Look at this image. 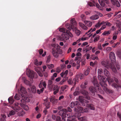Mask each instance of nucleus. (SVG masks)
Here are the masks:
<instances>
[{
	"label": "nucleus",
	"instance_id": "nucleus-1",
	"mask_svg": "<svg viewBox=\"0 0 121 121\" xmlns=\"http://www.w3.org/2000/svg\"><path fill=\"white\" fill-rule=\"evenodd\" d=\"M103 73L102 69H98V78L99 80V83L102 87L104 91L107 93H112L113 91L110 89H108L107 87V84L106 83V79L104 77L101 76L100 75Z\"/></svg>",
	"mask_w": 121,
	"mask_h": 121
},
{
	"label": "nucleus",
	"instance_id": "nucleus-2",
	"mask_svg": "<svg viewBox=\"0 0 121 121\" xmlns=\"http://www.w3.org/2000/svg\"><path fill=\"white\" fill-rule=\"evenodd\" d=\"M59 30L65 34L63 33L61 36H59L57 37V38L59 40L65 42L66 41L65 40H67L69 39V36L71 37H73V35L70 32L65 28H60L59 29Z\"/></svg>",
	"mask_w": 121,
	"mask_h": 121
},
{
	"label": "nucleus",
	"instance_id": "nucleus-3",
	"mask_svg": "<svg viewBox=\"0 0 121 121\" xmlns=\"http://www.w3.org/2000/svg\"><path fill=\"white\" fill-rule=\"evenodd\" d=\"M70 106L71 108L74 107V110L75 112L80 113L82 112L83 108L81 107V106L79 102L76 101L72 102L70 103Z\"/></svg>",
	"mask_w": 121,
	"mask_h": 121
},
{
	"label": "nucleus",
	"instance_id": "nucleus-4",
	"mask_svg": "<svg viewBox=\"0 0 121 121\" xmlns=\"http://www.w3.org/2000/svg\"><path fill=\"white\" fill-rule=\"evenodd\" d=\"M77 23L75 21V19L72 18L71 20V24L68 23L66 24V27L69 30H71V29L73 30L74 28V26L77 25Z\"/></svg>",
	"mask_w": 121,
	"mask_h": 121
},
{
	"label": "nucleus",
	"instance_id": "nucleus-5",
	"mask_svg": "<svg viewBox=\"0 0 121 121\" xmlns=\"http://www.w3.org/2000/svg\"><path fill=\"white\" fill-rule=\"evenodd\" d=\"M21 98L22 99L20 100L21 102L20 103V106L25 110H28L29 109L28 107V106L25 104V103L27 101L26 100L28 99V98L23 96Z\"/></svg>",
	"mask_w": 121,
	"mask_h": 121
},
{
	"label": "nucleus",
	"instance_id": "nucleus-6",
	"mask_svg": "<svg viewBox=\"0 0 121 121\" xmlns=\"http://www.w3.org/2000/svg\"><path fill=\"white\" fill-rule=\"evenodd\" d=\"M109 57L111 60L112 63H115L116 61V57L114 53L113 52H111L109 54Z\"/></svg>",
	"mask_w": 121,
	"mask_h": 121
},
{
	"label": "nucleus",
	"instance_id": "nucleus-7",
	"mask_svg": "<svg viewBox=\"0 0 121 121\" xmlns=\"http://www.w3.org/2000/svg\"><path fill=\"white\" fill-rule=\"evenodd\" d=\"M19 104L18 103H16L13 105L12 106L11 108L15 111L18 112L20 109V107L18 106Z\"/></svg>",
	"mask_w": 121,
	"mask_h": 121
},
{
	"label": "nucleus",
	"instance_id": "nucleus-8",
	"mask_svg": "<svg viewBox=\"0 0 121 121\" xmlns=\"http://www.w3.org/2000/svg\"><path fill=\"white\" fill-rule=\"evenodd\" d=\"M79 100L81 104H82V105L84 106H85V104L84 103H89V101L88 100L84 99L81 96L79 97Z\"/></svg>",
	"mask_w": 121,
	"mask_h": 121
},
{
	"label": "nucleus",
	"instance_id": "nucleus-9",
	"mask_svg": "<svg viewBox=\"0 0 121 121\" xmlns=\"http://www.w3.org/2000/svg\"><path fill=\"white\" fill-rule=\"evenodd\" d=\"M81 93L84 96V97L86 99L89 100L90 99V97L88 95V93L87 91L85 90H82L81 91Z\"/></svg>",
	"mask_w": 121,
	"mask_h": 121
},
{
	"label": "nucleus",
	"instance_id": "nucleus-10",
	"mask_svg": "<svg viewBox=\"0 0 121 121\" xmlns=\"http://www.w3.org/2000/svg\"><path fill=\"white\" fill-rule=\"evenodd\" d=\"M89 90L91 95L94 96L95 95V92L96 91V89L93 86H91L89 88Z\"/></svg>",
	"mask_w": 121,
	"mask_h": 121
},
{
	"label": "nucleus",
	"instance_id": "nucleus-11",
	"mask_svg": "<svg viewBox=\"0 0 121 121\" xmlns=\"http://www.w3.org/2000/svg\"><path fill=\"white\" fill-rule=\"evenodd\" d=\"M59 114L60 116H61L62 117L65 118V117H67V115L69 114H67V116H66V113L63 111V109H62V110H60L59 112ZM70 116H71L70 114H69Z\"/></svg>",
	"mask_w": 121,
	"mask_h": 121
},
{
	"label": "nucleus",
	"instance_id": "nucleus-12",
	"mask_svg": "<svg viewBox=\"0 0 121 121\" xmlns=\"http://www.w3.org/2000/svg\"><path fill=\"white\" fill-rule=\"evenodd\" d=\"M100 5L102 7H104L105 5V3L108 4L109 2L108 0H98Z\"/></svg>",
	"mask_w": 121,
	"mask_h": 121
},
{
	"label": "nucleus",
	"instance_id": "nucleus-13",
	"mask_svg": "<svg viewBox=\"0 0 121 121\" xmlns=\"http://www.w3.org/2000/svg\"><path fill=\"white\" fill-rule=\"evenodd\" d=\"M75 79H69L67 80V82L68 84L70 85H73L74 86H75L76 83L75 82Z\"/></svg>",
	"mask_w": 121,
	"mask_h": 121
},
{
	"label": "nucleus",
	"instance_id": "nucleus-14",
	"mask_svg": "<svg viewBox=\"0 0 121 121\" xmlns=\"http://www.w3.org/2000/svg\"><path fill=\"white\" fill-rule=\"evenodd\" d=\"M111 0L113 5H116L118 7H120L121 5L117 0Z\"/></svg>",
	"mask_w": 121,
	"mask_h": 121
},
{
	"label": "nucleus",
	"instance_id": "nucleus-15",
	"mask_svg": "<svg viewBox=\"0 0 121 121\" xmlns=\"http://www.w3.org/2000/svg\"><path fill=\"white\" fill-rule=\"evenodd\" d=\"M67 118L70 119H67V121H76L75 119V117L73 115L70 116L69 114L67 115Z\"/></svg>",
	"mask_w": 121,
	"mask_h": 121
},
{
	"label": "nucleus",
	"instance_id": "nucleus-16",
	"mask_svg": "<svg viewBox=\"0 0 121 121\" xmlns=\"http://www.w3.org/2000/svg\"><path fill=\"white\" fill-rule=\"evenodd\" d=\"M26 74L28 77L32 79L34 77V72L31 71L29 70L28 72H27Z\"/></svg>",
	"mask_w": 121,
	"mask_h": 121
},
{
	"label": "nucleus",
	"instance_id": "nucleus-17",
	"mask_svg": "<svg viewBox=\"0 0 121 121\" xmlns=\"http://www.w3.org/2000/svg\"><path fill=\"white\" fill-rule=\"evenodd\" d=\"M93 83L94 86L95 87V88H96V87H98L99 85L98 82L96 78L94 77L92 81Z\"/></svg>",
	"mask_w": 121,
	"mask_h": 121
},
{
	"label": "nucleus",
	"instance_id": "nucleus-18",
	"mask_svg": "<svg viewBox=\"0 0 121 121\" xmlns=\"http://www.w3.org/2000/svg\"><path fill=\"white\" fill-rule=\"evenodd\" d=\"M52 50V53L53 56L55 58H57L59 54L56 51L55 49L54 48H53Z\"/></svg>",
	"mask_w": 121,
	"mask_h": 121
},
{
	"label": "nucleus",
	"instance_id": "nucleus-19",
	"mask_svg": "<svg viewBox=\"0 0 121 121\" xmlns=\"http://www.w3.org/2000/svg\"><path fill=\"white\" fill-rule=\"evenodd\" d=\"M20 91L22 93V94H21L22 97L23 96L25 97H26L23 94H25L26 93V91L25 90V89L23 87H22L20 89Z\"/></svg>",
	"mask_w": 121,
	"mask_h": 121
},
{
	"label": "nucleus",
	"instance_id": "nucleus-20",
	"mask_svg": "<svg viewBox=\"0 0 121 121\" xmlns=\"http://www.w3.org/2000/svg\"><path fill=\"white\" fill-rule=\"evenodd\" d=\"M104 24H105L104 21H103L101 22L100 21H99L95 25V27L97 28H98L100 27L102 25H103Z\"/></svg>",
	"mask_w": 121,
	"mask_h": 121
},
{
	"label": "nucleus",
	"instance_id": "nucleus-21",
	"mask_svg": "<svg viewBox=\"0 0 121 121\" xmlns=\"http://www.w3.org/2000/svg\"><path fill=\"white\" fill-rule=\"evenodd\" d=\"M114 63H111L110 64L109 67L112 69V70L114 72H116V69Z\"/></svg>",
	"mask_w": 121,
	"mask_h": 121
},
{
	"label": "nucleus",
	"instance_id": "nucleus-22",
	"mask_svg": "<svg viewBox=\"0 0 121 121\" xmlns=\"http://www.w3.org/2000/svg\"><path fill=\"white\" fill-rule=\"evenodd\" d=\"M52 81L51 80H49L48 81V86L49 88L50 89H52L53 87Z\"/></svg>",
	"mask_w": 121,
	"mask_h": 121
},
{
	"label": "nucleus",
	"instance_id": "nucleus-23",
	"mask_svg": "<svg viewBox=\"0 0 121 121\" xmlns=\"http://www.w3.org/2000/svg\"><path fill=\"white\" fill-rule=\"evenodd\" d=\"M79 25L83 29L86 30L87 29V27L84 24L81 22H79Z\"/></svg>",
	"mask_w": 121,
	"mask_h": 121
},
{
	"label": "nucleus",
	"instance_id": "nucleus-24",
	"mask_svg": "<svg viewBox=\"0 0 121 121\" xmlns=\"http://www.w3.org/2000/svg\"><path fill=\"white\" fill-rule=\"evenodd\" d=\"M84 22L85 24L88 27H91L92 25V22L87 21H84Z\"/></svg>",
	"mask_w": 121,
	"mask_h": 121
},
{
	"label": "nucleus",
	"instance_id": "nucleus-25",
	"mask_svg": "<svg viewBox=\"0 0 121 121\" xmlns=\"http://www.w3.org/2000/svg\"><path fill=\"white\" fill-rule=\"evenodd\" d=\"M99 18V16L97 14H95L93 15L90 17V19L93 20H96L98 19Z\"/></svg>",
	"mask_w": 121,
	"mask_h": 121
},
{
	"label": "nucleus",
	"instance_id": "nucleus-26",
	"mask_svg": "<svg viewBox=\"0 0 121 121\" xmlns=\"http://www.w3.org/2000/svg\"><path fill=\"white\" fill-rule=\"evenodd\" d=\"M104 74L107 77L110 76L109 72L106 69H104Z\"/></svg>",
	"mask_w": 121,
	"mask_h": 121
},
{
	"label": "nucleus",
	"instance_id": "nucleus-27",
	"mask_svg": "<svg viewBox=\"0 0 121 121\" xmlns=\"http://www.w3.org/2000/svg\"><path fill=\"white\" fill-rule=\"evenodd\" d=\"M31 88L33 93H35L36 92V88L35 86L33 85H32L31 86Z\"/></svg>",
	"mask_w": 121,
	"mask_h": 121
},
{
	"label": "nucleus",
	"instance_id": "nucleus-28",
	"mask_svg": "<svg viewBox=\"0 0 121 121\" xmlns=\"http://www.w3.org/2000/svg\"><path fill=\"white\" fill-rule=\"evenodd\" d=\"M73 30H75V33L78 36L81 33V31L77 29L75 26H74V28Z\"/></svg>",
	"mask_w": 121,
	"mask_h": 121
},
{
	"label": "nucleus",
	"instance_id": "nucleus-29",
	"mask_svg": "<svg viewBox=\"0 0 121 121\" xmlns=\"http://www.w3.org/2000/svg\"><path fill=\"white\" fill-rule=\"evenodd\" d=\"M42 81H41L39 85V86L40 88H41L40 90L41 92H43L44 89V87H43V85L42 84Z\"/></svg>",
	"mask_w": 121,
	"mask_h": 121
},
{
	"label": "nucleus",
	"instance_id": "nucleus-30",
	"mask_svg": "<svg viewBox=\"0 0 121 121\" xmlns=\"http://www.w3.org/2000/svg\"><path fill=\"white\" fill-rule=\"evenodd\" d=\"M86 106L91 109L93 110L95 109V108L94 107L93 105L92 104H86Z\"/></svg>",
	"mask_w": 121,
	"mask_h": 121
},
{
	"label": "nucleus",
	"instance_id": "nucleus-31",
	"mask_svg": "<svg viewBox=\"0 0 121 121\" xmlns=\"http://www.w3.org/2000/svg\"><path fill=\"white\" fill-rule=\"evenodd\" d=\"M112 87L116 88L117 89H118L119 87H121V86L119 84H117L115 83H113L112 84Z\"/></svg>",
	"mask_w": 121,
	"mask_h": 121
},
{
	"label": "nucleus",
	"instance_id": "nucleus-32",
	"mask_svg": "<svg viewBox=\"0 0 121 121\" xmlns=\"http://www.w3.org/2000/svg\"><path fill=\"white\" fill-rule=\"evenodd\" d=\"M72 111L71 109L69 107H68L67 109L66 108L63 109V111L65 112L66 113L68 112H71Z\"/></svg>",
	"mask_w": 121,
	"mask_h": 121
},
{
	"label": "nucleus",
	"instance_id": "nucleus-33",
	"mask_svg": "<svg viewBox=\"0 0 121 121\" xmlns=\"http://www.w3.org/2000/svg\"><path fill=\"white\" fill-rule=\"evenodd\" d=\"M78 119L81 121H87V117H85L78 118Z\"/></svg>",
	"mask_w": 121,
	"mask_h": 121
},
{
	"label": "nucleus",
	"instance_id": "nucleus-34",
	"mask_svg": "<svg viewBox=\"0 0 121 121\" xmlns=\"http://www.w3.org/2000/svg\"><path fill=\"white\" fill-rule=\"evenodd\" d=\"M90 68L89 67H88L86 70L84 72V74L86 76L88 75L89 73L90 72Z\"/></svg>",
	"mask_w": 121,
	"mask_h": 121
},
{
	"label": "nucleus",
	"instance_id": "nucleus-35",
	"mask_svg": "<svg viewBox=\"0 0 121 121\" xmlns=\"http://www.w3.org/2000/svg\"><path fill=\"white\" fill-rule=\"evenodd\" d=\"M8 100L9 102L11 104L13 103L14 101V99L11 97H10L8 98Z\"/></svg>",
	"mask_w": 121,
	"mask_h": 121
},
{
	"label": "nucleus",
	"instance_id": "nucleus-36",
	"mask_svg": "<svg viewBox=\"0 0 121 121\" xmlns=\"http://www.w3.org/2000/svg\"><path fill=\"white\" fill-rule=\"evenodd\" d=\"M107 79L108 82L109 83L112 82L114 81L110 77V76L108 77H107Z\"/></svg>",
	"mask_w": 121,
	"mask_h": 121
},
{
	"label": "nucleus",
	"instance_id": "nucleus-37",
	"mask_svg": "<svg viewBox=\"0 0 121 121\" xmlns=\"http://www.w3.org/2000/svg\"><path fill=\"white\" fill-rule=\"evenodd\" d=\"M56 121H65V119L63 117H62V120H61V118L59 116L57 117L56 119Z\"/></svg>",
	"mask_w": 121,
	"mask_h": 121
},
{
	"label": "nucleus",
	"instance_id": "nucleus-38",
	"mask_svg": "<svg viewBox=\"0 0 121 121\" xmlns=\"http://www.w3.org/2000/svg\"><path fill=\"white\" fill-rule=\"evenodd\" d=\"M52 46L54 47L55 48H54L55 49V48H56V49L57 51H58L59 50H60V46L58 45H57L56 47V44H53L52 45Z\"/></svg>",
	"mask_w": 121,
	"mask_h": 121
},
{
	"label": "nucleus",
	"instance_id": "nucleus-39",
	"mask_svg": "<svg viewBox=\"0 0 121 121\" xmlns=\"http://www.w3.org/2000/svg\"><path fill=\"white\" fill-rule=\"evenodd\" d=\"M45 105L46 106V108L47 109L49 108L50 107V103L49 102L46 101L45 103Z\"/></svg>",
	"mask_w": 121,
	"mask_h": 121
},
{
	"label": "nucleus",
	"instance_id": "nucleus-40",
	"mask_svg": "<svg viewBox=\"0 0 121 121\" xmlns=\"http://www.w3.org/2000/svg\"><path fill=\"white\" fill-rule=\"evenodd\" d=\"M120 44V42H117L116 43H114L112 44V47L114 48H115L117 47Z\"/></svg>",
	"mask_w": 121,
	"mask_h": 121
},
{
	"label": "nucleus",
	"instance_id": "nucleus-41",
	"mask_svg": "<svg viewBox=\"0 0 121 121\" xmlns=\"http://www.w3.org/2000/svg\"><path fill=\"white\" fill-rule=\"evenodd\" d=\"M80 76L79 75H77L75 78H73V79H75V82L76 83V82H78V81L79 78L80 77Z\"/></svg>",
	"mask_w": 121,
	"mask_h": 121
},
{
	"label": "nucleus",
	"instance_id": "nucleus-42",
	"mask_svg": "<svg viewBox=\"0 0 121 121\" xmlns=\"http://www.w3.org/2000/svg\"><path fill=\"white\" fill-rule=\"evenodd\" d=\"M18 114L19 116H22L25 114V112L23 111H21L18 112Z\"/></svg>",
	"mask_w": 121,
	"mask_h": 121
},
{
	"label": "nucleus",
	"instance_id": "nucleus-43",
	"mask_svg": "<svg viewBox=\"0 0 121 121\" xmlns=\"http://www.w3.org/2000/svg\"><path fill=\"white\" fill-rule=\"evenodd\" d=\"M110 31L109 30L107 31H105L102 34V35H108L110 34Z\"/></svg>",
	"mask_w": 121,
	"mask_h": 121
},
{
	"label": "nucleus",
	"instance_id": "nucleus-44",
	"mask_svg": "<svg viewBox=\"0 0 121 121\" xmlns=\"http://www.w3.org/2000/svg\"><path fill=\"white\" fill-rule=\"evenodd\" d=\"M15 114V112L13 110H12L9 112V115H8V116L9 117V115H10V116H12L14 115Z\"/></svg>",
	"mask_w": 121,
	"mask_h": 121
},
{
	"label": "nucleus",
	"instance_id": "nucleus-45",
	"mask_svg": "<svg viewBox=\"0 0 121 121\" xmlns=\"http://www.w3.org/2000/svg\"><path fill=\"white\" fill-rule=\"evenodd\" d=\"M101 64L104 66L106 67V66L108 65H109V64H107L105 61H103L101 62Z\"/></svg>",
	"mask_w": 121,
	"mask_h": 121
},
{
	"label": "nucleus",
	"instance_id": "nucleus-46",
	"mask_svg": "<svg viewBox=\"0 0 121 121\" xmlns=\"http://www.w3.org/2000/svg\"><path fill=\"white\" fill-rule=\"evenodd\" d=\"M51 59L50 56L49 55L47 57V60L46 61V63H49Z\"/></svg>",
	"mask_w": 121,
	"mask_h": 121
},
{
	"label": "nucleus",
	"instance_id": "nucleus-47",
	"mask_svg": "<svg viewBox=\"0 0 121 121\" xmlns=\"http://www.w3.org/2000/svg\"><path fill=\"white\" fill-rule=\"evenodd\" d=\"M20 96H19L17 94H16V95L14 96L15 99H16L17 100H19L20 99Z\"/></svg>",
	"mask_w": 121,
	"mask_h": 121
},
{
	"label": "nucleus",
	"instance_id": "nucleus-48",
	"mask_svg": "<svg viewBox=\"0 0 121 121\" xmlns=\"http://www.w3.org/2000/svg\"><path fill=\"white\" fill-rule=\"evenodd\" d=\"M100 37V36H97L95 37L94 38V41L95 42L98 41Z\"/></svg>",
	"mask_w": 121,
	"mask_h": 121
},
{
	"label": "nucleus",
	"instance_id": "nucleus-49",
	"mask_svg": "<svg viewBox=\"0 0 121 121\" xmlns=\"http://www.w3.org/2000/svg\"><path fill=\"white\" fill-rule=\"evenodd\" d=\"M59 88L58 86H55L53 90L56 91L58 90L59 91Z\"/></svg>",
	"mask_w": 121,
	"mask_h": 121
},
{
	"label": "nucleus",
	"instance_id": "nucleus-50",
	"mask_svg": "<svg viewBox=\"0 0 121 121\" xmlns=\"http://www.w3.org/2000/svg\"><path fill=\"white\" fill-rule=\"evenodd\" d=\"M49 69L52 68L54 67V65L52 64H51L50 65H47Z\"/></svg>",
	"mask_w": 121,
	"mask_h": 121
},
{
	"label": "nucleus",
	"instance_id": "nucleus-51",
	"mask_svg": "<svg viewBox=\"0 0 121 121\" xmlns=\"http://www.w3.org/2000/svg\"><path fill=\"white\" fill-rule=\"evenodd\" d=\"M96 5L98 9L101 10H102V8L99 5V4L98 3L96 4Z\"/></svg>",
	"mask_w": 121,
	"mask_h": 121
},
{
	"label": "nucleus",
	"instance_id": "nucleus-52",
	"mask_svg": "<svg viewBox=\"0 0 121 121\" xmlns=\"http://www.w3.org/2000/svg\"><path fill=\"white\" fill-rule=\"evenodd\" d=\"M105 23L106 24V26H110L112 25V24L111 23L107 21L105 22Z\"/></svg>",
	"mask_w": 121,
	"mask_h": 121
},
{
	"label": "nucleus",
	"instance_id": "nucleus-53",
	"mask_svg": "<svg viewBox=\"0 0 121 121\" xmlns=\"http://www.w3.org/2000/svg\"><path fill=\"white\" fill-rule=\"evenodd\" d=\"M81 18L82 20L83 21L86 19V17L85 15L83 14H82L81 15Z\"/></svg>",
	"mask_w": 121,
	"mask_h": 121
},
{
	"label": "nucleus",
	"instance_id": "nucleus-54",
	"mask_svg": "<svg viewBox=\"0 0 121 121\" xmlns=\"http://www.w3.org/2000/svg\"><path fill=\"white\" fill-rule=\"evenodd\" d=\"M58 116H56L54 115H52V119L54 120H56Z\"/></svg>",
	"mask_w": 121,
	"mask_h": 121
},
{
	"label": "nucleus",
	"instance_id": "nucleus-55",
	"mask_svg": "<svg viewBox=\"0 0 121 121\" xmlns=\"http://www.w3.org/2000/svg\"><path fill=\"white\" fill-rule=\"evenodd\" d=\"M81 65L83 66L85 65L86 63L85 60H82L81 61Z\"/></svg>",
	"mask_w": 121,
	"mask_h": 121
},
{
	"label": "nucleus",
	"instance_id": "nucleus-56",
	"mask_svg": "<svg viewBox=\"0 0 121 121\" xmlns=\"http://www.w3.org/2000/svg\"><path fill=\"white\" fill-rule=\"evenodd\" d=\"M37 72L38 73V74L39 75V76L41 77H42L43 76V75L40 71H37Z\"/></svg>",
	"mask_w": 121,
	"mask_h": 121
},
{
	"label": "nucleus",
	"instance_id": "nucleus-57",
	"mask_svg": "<svg viewBox=\"0 0 121 121\" xmlns=\"http://www.w3.org/2000/svg\"><path fill=\"white\" fill-rule=\"evenodd\" d=\"M96 30V29L95 27L93 29H92V28H91L88 31V33H89L90 31H91V32H93L95 31Z\"/></svg>",
	"mask_w": 121,
	"mask_h": 121
},
{
	"label": "nucleus",
	"instance_id": "nucleus-58",
	"mask_svg": "<svg viewBox=\"0 0 121 121\" xmlns=\"http://www.w3.org/2000/svg\"><path fill=\"white\" fill-rule=\"evenodd\" d=\"M42 81V85H43V86L44 87H45L46 86L47 84L44 81L43 82V81Z\"/></svg>",
	"mask_w": 121,
	"mask_h": 121
},
{
	"label": "nucleus",
	"instance_id": "nucleus-59",
	"mask_svg": "<svg viewBox=\"0 0 121 121\" xmlns=\"http://www.w3.org/2000/svg\"><path fill=\"white\" fill-rule=\"evenodd\" d=\"M35 64L37 66L39 65L38 60L37 59H35Z\"/></svg>",
	"mask_w": 121,
	"mask_h": 121
},
{
	"label": "nucleus",
	"instance_id": "nucleus-60",
	"mask_svg": "<svg viewBox=\"0 0 121 121\" xmlns=\"http://www.w3.org/2000/svg\"><path fill=\"white\" fill-rule=\"evenodd\" d=\"M60 67H58L56 69V72L58 73H59L60 71Z\"/></svg>",
	"mask_w": 121,
	"mask_h": 121
},
{
	"label": "nucleus",
	"instance_id": "nucleus-61",
	"mask_svg": "<svg viewBox=\"0 0 121 121\" xmlns=\"http://www.w3.org/2000/svg\"><path fill=\"white\" fill-rule=\"evenodd\" d=\"M79 93V92L78 91H76L73 93V95L74 96H76L78 95Z\"/></svg>",
	"mask_w": 121,
	"mask_h": 121
},
{
	"label": "nucleus",
	"instance_id": "nucleus-62",
	"mask_svg": "<svg viewBox=\"0 0 121 121\" xmlns=\"http://www.w3.org/2000/svg\"><path fill=\"white\" fill-rule=\"evenodd\" d=\"M58 101V100L57 99H54L53 102V104H55L57 103Z\"/></svg>",
	"mask_w": 121,
	"mask_h": 121
},
{
	"label": "nucleus",
	"instance_id": "nucleus-63",
	"mask_svg": "<svg viewBox=\"0 0 121 121\" xmlns=\"http://www.w3.org/2000/svg\"><path fill=\"white\" fill-rule=\"evenodd\" d=\"M60 65L61 68L62 69H63L66 67V65L64 64H61Z\"/></svg>",
	"mask_w": 121,
	"mask_h": 121
},
{
	"label": "nucleus",
	"instance_id": "nucleus-64",
	"mask_svg": "<svg viewBox=\"0 0 121 121\" xmlns=\"http://www.w3.org/2000/svg\"><path fill=\"white\" fill-rule=\"evenodd\" d=\"M117 116L120 118L121 121V114L119 112H118L117 113Z\"/></svg>",
	"mask_w": 121,
	"mask_h": 121
}]
</instances>
